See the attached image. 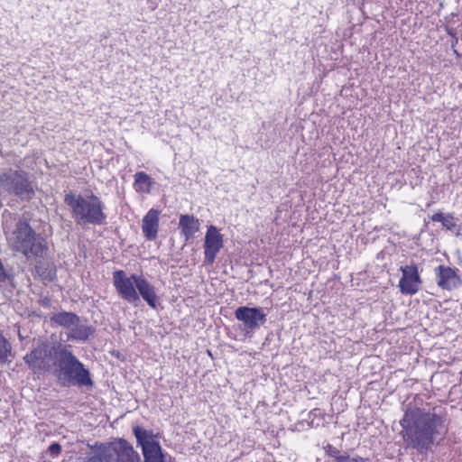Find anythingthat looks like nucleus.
<instances>
[{
    "label": "nucleus",
    "instance_id": "obj_1",
    "mask_svg": "<svg viewBox=\"0 0 462 462\" xmlns=\"http://www.w3.org/2000/svg\"><path fill=\"white\" fill-rule=\"evenodd\" d=\"M402 435L407 447L420 452L428 450L437 438L443 439L448 432L444 417L420 408L408 409L400 420Z\"/></svg>",
    "mask_w": 462,
    "mask_h": 462
},
{
    "label": "nucleus",
    "instance_id": "obj_2",
    "mask_svg": "<svg viewBox=\"0 0 462 462\" xmlns=\"http://www.w3.org/2000/svg\"><path fill=\"white\" fill-rule=\"evenodd\" d=\"M53 364L56 376L64 386H91L93 382L90 374L84 365L62 345H57L53 349Z\"/></svg>",
    "mask_w": 462,
    "mask_h": 462
},
{
    "label": "nucleus",
    "instance_id": "obj_3",
    "mask_svg": "<svg viewBox=\"0 0 462 462\" xmlns=\"http://www.w3.org/2000/svg\"><path fill=\"white\" fill-rule=\"evenodd\" d=\"M65 202L71 208L72 217L80 225H100L106 217L102 202L93 194L82 196L69 193L65 196Z\"/></svg>",
    "mask_w": 462,
    "mask_h": 462
},
{
    "label": "nucleus",
    "instance_id": "obj_4",
    "mask_svg": "<svg viewBox=\"0 0 462 462\" xmlns=\"http://www.w3.org/2000/svg\"><path fill=\"white\" fill-rule=\"evenodd\" d=\"M87 462H141L139 453L124 439L100 445Z\"/></svg>",
    "mask_w": 462,
    "mask_h": 462
},
{
    "label": "nucleus",
    "instance_id": "obj_5",
    "mask_svg": "<svg viewBox=\"0 0 462 462\" xmlns=\"http://www.w3.org/2000/svg\"><path fill=\"white\" fill-rule=\"evenodd\" d=\"M7 240L14 250L22 252L28 257L42 254L46 248L44 240L40 236H35L25 222H19L16 229L7 236Z\"/></svg>",
    "mask_w": 462,
    "mask_h": 462
},
{
    "label": "nucleus",
    "instance_id": "obj_6",
    "mask_svg": "<svg viewBox=\"0 0 462 462\" xmlns=\"http://www.w3.org/2000/svg\"><path fill=\"white\" fill-rule=\"evenodd\" d=\"M134 433L137 443L142 447L143 462H167L158 440V435L138 426L134 428Z\"/></svg>",
    "mask_w": 462,
    "mask_h": 462
},
{
    "label": "nucleus",
    "instance_id": "obj_7",
    "mask_svg": "<svg viewBox=\"0 0 462 462\" xmlns=\"http://www.w3.org/2000/svg\"><path fill=\"white\" fill-rule=\"evenodd\" d=\"M0 187L25 199L33 195V189L23 171L9 170L5 172L0 176Z\"/></svg>",
    "mask_w": 462,
    "mask_h": 462
},
{
    "label": "nucleus",
    "instance_id": "obj_8",
    "mask_svg": "<svg viewBox=\"0 0 462 462\" xmlns=\"http://www.w3.org/2000/svg\"><path fill=\"white\" fill-rule=\"evenodd\" d=\"M139 277L140 275L136 274L128 276L121 270L113 273V284L120 298L130 303L139 301L140 298L135 286V278Z\"/></svg>",
    "mask_w": 462,
    "mask_h": 462
},
{
    "label": "nucleus",
    "instance_id": "obj_9",
    "mask_svg": "<svg viewBox=\"0 0 462 462\" xmlns=\"http://www.w3.org/2000/svg\"><path fill=\"white\" fill-rule=\"evenodd\" d=\"M56 346L50 347L46 344H41L31 353L27 354L23 359L33 373H41L50 369V360L53 361V349Z\"/></svg>",
    "mask_w": 462,
    "mask_h": 462
},
{
    "label": "nucleus",
    "instance_id": "obj_10",
    "mask_svg": "<svg viewBox=\"0 0 462 462\" xmlns=\"http://www.w3.org/2000/svg\"><path fill=\"white\" fill-rule=\"evenodd\" d=\"M223 245L224 236L220 230L212 225L208 226L204 238L205 262L212 264Z\"/></svg>",
    "mask_w": 462,
    "mask_h": 462
},
{
    "label": "nucleus",
    "instance_id": "obj_11",
    "mask_svg": "<svg viewBox=\"0 0 462 462\" xmlns=\"http://www.w3.org/2000/svg\"><path fill=\"white\" fill-rule=\"evenodd\" d=\"M402 278L399 282V288L402 294L413 295L419 291L420 278L418 268L415 265H406L401 268Z\"/></svg>",
    "mask_w": 462,
    "mask_h": 462
},
{
    "label": "nucleus",
    "instance_id": "obj_12",
    "mask_svg": "<svg viewBox=\"0 0 462 462\" xmlns=\"http://www.w3.org/2000/svg\"><path fill=\"white\" fill-rule=\"evenodd\" d=\"M60 326L69 327L68 338L86 340L93 333L91 327L83 324H74V319H55Z\"/></svg>",
    "mask_w": 462,
    "mask_h": 462
},
{
    "label": "nucleus",
    "instance_id": "obj_13",
    "mask_svg": "<svg viewBox=\"0 0 462 462\" xmlns=\"http://www.w3.org/2000/svg\"><path fill=\"white\" fill-rule=\"evenodd\" d=\"M179 228L185 241H189L199 231L200 222L192 215L183 214L180 216Z\"/></svg>",
    "mask_w": 462,
    "mask_h": 462
},
{
    "label": "nucleus",
    "instance_id": "obj_14",
    "mask_svg": "<svg viewBox=\"0 0 462 462\" xmlns=\"http://www.w3.org/2000/svg\"><path fill=\"white\" fill-rule=\"evenodd\" d=\"M135 286L138 295H141L152 308H156L159 305V298L153 286L143 276L140 275L139 278H135Z\"/></svg>",
    "mask_w": 462,
    "mask_h": 462
},
{
    "label": "nucleus",
    "instance_id": "obj_15",
    "mask_svg": "<svg viewBox=\"0 0 462 462\" xmlns=\"http://www.w3.org/2000/svg\"><path fill=\"white\" fill-rule=\"evenodd\" d=\"M159 215L160 212L157 209L152 208L143 218L142 230L144 236L149 240H153L157 237Z\"/></svg>",
    "mask_w": 462,
    "mask_h": 462
},
{
    "label": "nucleus",
    "instance_id": "obj_16",
    "mask_svg": "<svg viewBox=\"0 0 462 462\" xmlns=\"http://www.w3.org/2000/svg\"><path fill=\"white\" fill-rule=\"evenodd\" d=\"M460 280L456 272L449 267H439L438 284L443 289L451 290L458 285Z\"/></svg>",
    "mask_w": 462,
    "mask_h": 462
},
{
    "label": "nucleus",
    "instance_id": "obj_17",
    "mask_svg": "<svg viewBox=\"0 0 462 462\" xmlns=\"http://www.w3.org/2000/svg\"><path fill=\"white\" fill-rule=\"evenodd\" d=\"M134 188L136 192L145 194L151 193L154 186V181L148 174L143 171H138L134 174Z\"/></svg>",
    "mask_w": 462,
    "mask_h": 462
},
{
    "label": "nucleus",
    "instance_id": "obj_18",
    "mask_svg": "<svg viewBox=\"0 0 462 462\" xmlns=\"http://www.w3.org/2000/svg\"><path fill=\"white\" fill-rule=\"evenodd\" d=\"M266 314L258 308L241 307L236 310V318H264Z\"/></svg>",
    "mask_w": 462,
    "mask_h": 462
},
{
    "label": "nucleus",
    "instance_id": "obj_19",
    "mask_svg": "<svg viewBox=\"0 0 462 462\" xmlns=\"http://www.w3.org/2000/svg\"><path fill=\"white\" fill-rule=\"evenodd\" d=\"M12 353L10 343L0 334V363L8 364L11 362L9 356Z\"/></svg>",
    "mask_w": 462,
    "mask_h": 462
},
{
    "label": "nucleus",
    "instance_id": "obj_20",
    "mask_svg": "<svg viewBox=\"0 0 462 462\" xmlns=\"http://www.w3.org/2000/svg\"><path fill=\"white\" fill-rule=\"evenodd\" d=\"M337 462H366V460L359 456L344 454L342 457H337Z\"/></svg>",
    "mask_w": 462,
    "mask_h": 462
},
{
    "label": "nucleus",
    "instance_id": "obj_21",
    "mask_svg": "<svg viewBox=\"0 0 462 462\" xmlns=\"http://www.w3.org/2000/svg\"><path fill=\"white\" fill-rule=\"evenodd\" d=\"M442 226L448 230L453 229L456 226V222H455L453 216L446 215V218L443 221Z\"/></svg>",
    "mask_w": 462,
    "mask_h": 462
},
{
    "label": "nucleus",
    "instance_id": "obj_22",
    "mask_svg": "<svg viewBox=\"0 0 462 462\" xmlns=\"http://www.w3.org/2000/svg\"><path fill=\"white\" fill-rule=\"evenodd\" d=\"M328 454L331 457H334L335 458V462H337V457H342L343 455H340V452L336 448H333L332 446H328V450H327Z\"/></svg>",
    "mask_w": 462,
    "mask_h": 462
},
{
    "label": "nucleus",
    "instance_id": "obj_23",
    "mask_svg": "<svg viewBox=\"0 0 462 462\" xmlns=\"http://www.w3.org/2000/svg\"><path fill=\"white\" fill-rule=\"evenodd\" d=\"M61 450V447L58 443H52L49 447V452L52 457H57Z\"/></svg>",
    "mask_w": 462,
    "mask_h": 462
},
{
    "label": "nucleus",
    "instance_id": "obj_24",
    "mask_svg": "<svg viewBox=\"0 0 462 462\" xmlns=\"http://www.w3.org/2000/svg\"><path fill=\"white\" fill-rule=\"evenodd\" d=\"M445 218H446V216L441 213H436L431 216L432 221L441 222V224H443V221L445 220Z\"/></svg>",
    "mask_w": 462,
    "mask_h": 462
},
{
    "label": "nucleus",
    "instance_id": "obj_25",
    "mask_svg": "<svg viewBox=\"0 0 462 462\" xmlns=\"http://www.w3.org/2000/svg\"><path fill=\"white\" fill-rule=\"evenodd\" d=\"M445 218H446V216L441 213H436L431 216L432 221L441 222V224H443V221L445 220Z\"/></svg>",
    "mask_w": 462,
    "mask_h": 462
},
{
    "label": "nucleus",
    "instance_id": "obj_26",
    "mask_svg": "<svg viewBox=\"0 0 462 462\" xmlns=\"http://www.w3.org/2000/svg\"><path fill=\"white\" fill-rule=\"evenodd\" d=\"M245 326L249 327V328H253L254 326H256L258 325L257 323V320L258 319H242Z\"/></svg>",
    "mask_w": 462,
    "mask_h": 462
},
{
    "label": "nucleus",
    "instance_id": "obj_27",
    "mask_svg": "<svg viewBox=\"0 0 462 462\" xmlns=\"http://www.w3.org/2000/svg\"><path fill=\"white\" fill-rule=\"evenodd\" d=\"M67 318H77L74 314H68Z\"/></svg>",
    "mask_w": 462,
    "mask_h": 462
}]
</instances>
